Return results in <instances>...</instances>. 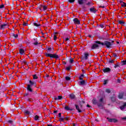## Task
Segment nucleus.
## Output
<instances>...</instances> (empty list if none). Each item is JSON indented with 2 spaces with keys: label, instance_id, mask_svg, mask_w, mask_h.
Instances as JSON below:
<instances>
[{
  "label": "nucleus",
  "instance_id": "nucleus-63",
  "mask_svg": "<svg viewBox=\"0 0 126 126\" xmlns=\"http://www.w3.org/2000/svg\"><path fill=\"white\" fill-rule=\"evenodd\" d=\"M46 77H49V75H46Z\"/></svg>",
  "mask_w": 126,
  "mask_h": 126
},
{
  "label": "nucleus",
  "instance_id": "nucleus-59",
  "mask_svg": "<svg viewBox=\"0 0 126 126\" xmlns=\"http://www.w3.org/2000/svg\"><path fill=\"white\" fill-rule=\"evenodd\" d=\"M41 7H40V8H39V9H40V10H41V11H43V10L42 9V8H41Z\"/></svg>",
  "mask_w": 126,
  "mask_h": 126
},
{
  "label": "nucleus",
  "instance_id": "nucleus-28",
  "mask_svg": "<svg viewBox=\"0 0 126 126\" xmlns=\"http://www.w3.org/2000/svg\"><path fill=\"white\" fill-rule=\"evenodd\" d=\"M83 77H84V75L83 74L81 75L80 77H79V79L80 80H83Z\"/></svg>",
  "mask_w": 126,
  "mask_h": 126
},
{
  "label": "nucleus",
  "instance_id": "nucleus-22",
  "mask_svg": "<svg viewBox=\"0 0 126 126\" xmlns=\"http://www.w3.org/2000/svg\"><path fill=\"white\" fill-rule=\"evenodd\" d=\"M85 81L83 80L80 82L79 85H85Z\"/></svg>",
  "mask_w": 126,
  "mask_h": 126
},
{
  "label": "nucleus",
  "instance_id": "nucleus-13",
  "mask_svg": "<svg viewBox=\"0 0 126 126\" xmlns=\"http://www.w3.org/2000/svg\"><path fill=\"white\" fill-rule=\"evenodd\" d=\"M33 45H34L35 46H37V45H39V42H38V40H37V39H33Z\"/></svg>",
  "mask_w": 126,
  "mask_h": 126
},
{
  "label": "nucleus",
  "instance_id": "nucleus-32",
  "mask_svg": "<svg viewBox=\"0 0 126 126\" xmlns=\"http://www.w3.org/2000/svg\"><path fill=\"white\" fill-rule=\"evenodd\" d=\"M25 114H26V115H30V112L28 110H26L25 111Z\"/></svg>",
  "mask_w": 126,
  "mask_h": 126
},
{
  "label": "nucleus",
  "instance_id": "nucleus-61",
  "mask_svg": "<svg viewBox=\"0 0 126 126\" xmlns=\"http://www.w3.org/2000/svg\"><path fill=\"white\" fill-rule=\"evenodd\" d=\"M123 120H126V117H124L122 118Z\"/></svg>",
  "mask_w": 126,
  "mask_h": 126
},
{
  "label": "nucleus",
  "instance_id": "nucleus-23",
  "mask_svg": "<svg viewBox=\"0 0 126 126\" xmlns=\"http://www.w3.org/2000/svg\"><path fill=\"white\" fill-rule=\"evenodd\" d=\"M19 53L21 55H23V54H24V50H23L22 49H19Z\"/></svg>",
  "mask_w": 126,
  "mask_h": 126
},
{
  "label": "nucleus",
  "instance_id": "nucleus-39",
  "mask_svg": "<svg viewBox=\"0 0 126 126\" xmlns=\"http://www.w3.org/2000/svg\"><path fill=\"white\" fill-rule=\"evenodd\" d=\"M93 103L97 104V101H96V99H93Z\"/></svg>",
  "mask_w": 126,
  "mask_h": 126
},
{
  "label": "nucleus",
  "instance_id": "nucleus-57",
  "mask_svg": "<svg viewBox=\"0 0 126 126\" xmlns=\"http://www.w3.org/2000/svg\"><path fill=\"white\" fill-rule=\"evenodd\" d=\"M100 7H102V8H105V6H100Z\"/></svg>",
  "mask_w": 126,
  "mask_h": 126
},
{
  "label": "nucleus",
  "instance_id": "nucleus-9",
  "mask_svg": "<svg viewBox=\"0 0 126 126\" xmlns=\"http://www.w3.org/2000/svg\"><path fill=\"white\" fill-rule=\"evenodd\" d=\"M73 21L75 24H80V21L78 18L73 19Z\"/></svg>",
  "mask_w": 126,
  "mask_h": 126
},
{
  "label": "nucleus",
  "instance_id": "nucleus-56",
  "mask_svg": "<svg viewBox=\"0 0 126 126\" xmlns=\"http://www.w3.org/2000/svg\"><path fill=\"white\" fill-rule=\"evenodd\" d=\"M65 119L66 121H68V117H66V118H65Z\"/></svg>",
  "mask_w": 126,
  "mask_h": 126
},
{
  "label": "nucleus",
  "instance_id": "nucleus-42",
  "mask_svg": "<svg viewBox=\"0 0 126 126\" xmlns=\"http://www.w3.org/2000/svg\"><path fill=\"white\" fill-rule=\"evenodd\" d=\"M59 122H63V118H61L59 119Z\"/></svg>",
  "mask_w": 126,
  "mask_h": 126
},
{
  "label": "nucleus",
  "instance_id": "nucleus-43",
  "mask_svg": "<svg viewBox=\"0 0 126 126\" xmlns=\"http://www.w3.org/2000/svg\"><path fill=\"white\" fill-rule=\"evenodd\" d=\"M107 82H108V81H107V80H105L104 81V85L107 84Z\"/></svg>",
  "mask_w": 126,
  "mask_h": 126
},
{
  "label": "nucleus",
  "instance_id": "nucleus-51",
  "mask_svg": "<svg viewBox=\"0 0 126 126\" xmlns=\"http://www.w3.org/2000/svg\"><path fill=\"white\" fill-rule=\"evenodd\" d=\"M87 107H88V108H92V107H91V106L89 105V104H87Z\"/></svg>",
  "mask_w": 126,
  "mask_h": 126
},
{
  "label": "nucleus",
  "instance_id": "nucleus-55",
  "mask_svg": "<svg viewBox=\"0 0 126 126\" xmlns=\"http://www.w3.org/2000/svg\"><path fill=\"white\" fill-rule=\"evenodd\" d=\"M117 82H118L119 83H121V80L118 79V80H117Z\"/></svg>",
  "mask_w": 126,
  "mask_h": 126
},
{
  "label": "nucleus",
  "instance_id": "nucleus-29",
  "mask_svg": "<svg viewBox=\"0 0 126 126\" xmlns=\"http://www.w3.org/2000/svg\"><path fill=\"white\" fill-rule=\"evenodd\" d=\"M121 2H123V3L122 4V7H126V3L125 2H123V1H121Z\"/></svg>",
  "mask_w": 126,
  "mask_h": 126
},
{
  "label": "nucleus",
  "instance_id": "nucleus-41",
  "mask_svg": "<svg viewBox=\"0 0 126 126\" xmlns=\"http://www.w3.org/2000/svg\"><path fill=\"white\" fill-rule=\"evenodd\" d=\"M99 27H100V28H104V25L103 24L99 25Z\"/></svg>",
  "mask_w": 126,
  "mask_h": 126
},
{
  "label": "nucleus",
  "instance_id": "nucleus-5",
  "mask_svg": "<svg viewBox=\"0 0 126 126\" xmlns=\"http://www.w3.org/2000/svg\"><path fill=\"white\" fill-rule=\"evenodd\" d=\"M107 120H108L109 123H118V120L116 119H110L107 117Z\"/></svg>",
  "mask_w": 126,
  "mask_h": 126
},
{
  "label": "nucleus",
  "instance_id": "nucleus-47",
  "mask_svg": "<svg viewBox=\"0 0 126 126\" xmlns=\"http://www.w3.org/2000/svg\"><path fill=\"white\" fill-rule=\"evenodd\" d=\"M3 7H4V5H0V8H3Z\"/></svg>",
  "mask_w": 126,
  "mask_h": 126
},
{
  "label": "nucleus",
  "instance_id": "nucleus-40",
  "mask_svg": "<svg viewBox=\"0 0 126 126\" xmlns=\"http://www.w3.org/2000/svg\"><path fill=\"white\" fill-rule=\"evenodd\" d=\"M75 0H68L69 2H70L71 3H72V2H74V1Z\"/></svg>",
  "mask_w": 126,
  "mask_h": 126
},
{
  "label": "nucleus",
  "instance_id": "nucleus-15",
  "mask_svg": "<svg viewBox=\"0 0 126 126\" xmlns=\"http://www.w3.org/2000/svg\"><path fill=\"white\" fill-rule=\"evenodd\" d=\"M64 109L66 111H73V109H70V108H69V107H68V106H67L66 105L65 106Z\"/></svg>",
  "mask_w": 126,
  "mask_h": 126
},
{
  "label": "nucleus",
  "instance_id": "nucleus-3",
  "mask_svg": "<svg viewBox=\"0 0 126 126\" xmlns=\"http://www.w3.org/2000/svg\"><path fill=\"white\" fill-rule=\"evenodd\" d=\"M45 56L46 57H49V58H51L52 59H59V55L57 54L46 53Z\"/></svg>",
  "mask_w": 126,
  "mask_h": 126
},
{
  "label": "nucleus",
  "instance_id": "nucleus-64",
  "mask_svg": "<svg viewBox=\"0 0 126 126\" xmlns=\"http://www.w3.org/2000/svg\"><path fill=\"white\" fill-rule=\"evenodd\" d=\"M114 57H117V55H114Z\"/></svg>",
  "mask_w": 126,
  "mask_h": 126
},
{
  "label": "nucleus",
  "instance_id": "nucleus-49",
  "mask_svg": "<svg viewBox=\"0 0 126 126\" xmlns=\"http://www.w3.org/2000/svg\"><path fill=\"white\" fill-rule=\"evenodd\" d=\"M119 66L118 64H115L114 66L115 68H117V67H118Z\"/></svg>",
  "mask_w": 126,
  "mask_h": 126
},
{
  "label": "nucleus",
  "instance_id": "nucleus-2",
  "mask_svg": "<svg viewBox=\"0 0 126 126\" xmlns=\"http://www.w3.org/2000/svg\"><path fill=\"white\" fill-rule=\"evenodd\" d=\"M85 103V102H84V101H82L80 102L79 105L77 104L75 105L76 109V110H77L79 113H81V112H82V111H81L82 110V106Z\"/></svg>",
  "mask_w": 126,
  "mask_h": 126
},
{
  "label": "nucleus",
  "instance_id": "nucleus-7",
  "mask_svg": "<svg viewBox=\"0 0 126 126\" xmlns=\"http://www.w3.org/2000/svg\"><path fill=\"white\" fill-rule=\"evenodd\" d=\"M105 46H106L107 48H111V46H112V43L110 41H104Z\"/></svg>",
  "mask_w": 126,
  "mask_h": 126
},
{
  "label": "nucleus",
  "instance_id": "nucleus-52",
  "mask_svg": "<svg viewBox=\"0 0 126 126\" xmlns=\"http://www.w3.org/2000/svg\"><path fill=\"white\" fill-rule=\"evenodd\" d=\"M70 69V67H66V70H69Z\"/></svg>",
  "mask_w": 126,
  "mask_h": 126
},
{
  "label": "nucleus",
  "instance_id": "nucleus-33",
  "mask_svg": "<svg viewBox=\"0 0 126 126\" xmlns=\"http://www.w3.org/2000/svg\"><path fill=\"white\" fill-rule=\"evenodd\" d=\"M33 79H38V76H37V75H33Z\"/></svg>",
  "mask_w": 126,
  "mask_h": 126
},
{
  "label": "nucleus",
  "instance_id": "nucleus-10",
  "mask_svg": "<svg viewBox=\"0 0 126 126\" xmlns=\"http://www.w3.org/2000/svg\"><path fill=\"white\" fill-rule=\"evenodd\" d=\"M6 26H7V24H6L0 25V29L1 30L5 29V28H6Z\"/></svg>",
  "mask_w": 126,
  "mask_h": 126
},
{
  "label": "nucleus",
  "instance_id": "nucleus-45",
  "mask_svg": "<svg viewBox=\"0 0 126 126\" xmlns=\"http://www.w3.org/2000/svg\"><path fill=\"white\" fill-rule=\"evenodd\" d=\"M109 63H114V60H109Z\"/></svg>",
  "mask_w": 126,
  "mask_h": 126
},
{
  "label": "nucleus",
  "instance_id": "nucleus-20",
  "mask_svg": "<svg viewBox=\"0 0 126 126\" xmlns=\"http://www.w3.org/2000/svg\"><path fill=\"white\" fill-rule=\"evenodd\" d=\"M40 7H43L44 11H45V10H47V8H48V6L47 5H41Z\"/></svg>",
  "mask_w": 126,
  "mask_h": 126
},
{
  "label": "nucleus",
  "instance_id": "nucleus-14",
  "mask_svg": "<svg viewBox=\"0 0 126 126\" xmlns=\"http://www.w3.org/2000/svg\"><path fill=\"white\" fill-rule=\"evenodd\" d=\"M126 107V102H124L123 105L120 107V109H121L122 111H124Z\"/></svg>",
  "mask_w": 126,
  "mask_h": 126
},
{
  "label": "nucleus",
  "instance_id": "nucleus-26",
  "mask_svg": "<svg viewBox=\"0 0 126 126\" xmlns=\"http://www.w3.org/2000/svg\"><path fill=\"white\" fill-rule=\"evenodd\" d=\"M34 26H36V27H39V26H41V25L40 24H37L36 23H33Z\"/></svg>",
  "mask_w": 126,
  "mask_h": 126
},
{
  "label": "nucleus",
  "instance_id": "nucleus-27",
  "mask_svg": "<svg viewBox=\"0 0 126 126\" xmlns=\"http://www.w3.org/2000/svg\"><path fill=\"white\" fill-rule=\"evenodd\" d=\"M119 24H121V25H124V24H125V22H124V21H119Z\"/></svg>",
  "mask_w": 126,
  "mask_h": 126
},
{
  "label": "nucleus",
  "instance_id": "nucleus-21",
  "mask_svg": "<svg viewBox=\"0 0 126 126\" xmlns=\"http://www.w3.org/2000/svg\"><path fill=\"white\" fill-rule=\"evenodd\" d=\"M34 121H40V117L38 115H35L34 117Z\"/></svg>",
  "mask_w": 126,
  "mask_h": 126
},
{
  "label": "nucleus",
  "instance_id": "nucleus-36",
  "mask_svg": "<svg viewBox=\"0 0 126 126\" xmlns=\"http://www.w3.org/2000/svg\"><path fill=\"white\" fill-rule=\"evenodd\" d=\"M65 78L66 80H67V81L70 80V78L69 77H68V76L65 77Z\"/></svg>",
  "mask_w": 126,
  "mask_h": 126
},
{
  "label": "nucleus",
  "instance_id": "nucleus-17",
  "mask_svg": "<svg viewBox=\"0 0 126 126\" xmlns=\"http://www.w3.org/2000/svg\"><path fill=\"white\" fill-rule=\"evenodd\" d=\"M62 98L63 97L62 96L59 95L58 97H57V96H54V100H61Z\"/></svg>",
  "mask_w": 126,
  "mask_h": 126
},
{
  "label": "nucleus",
  "instance_id": "nucleus-19",
  "mask_svg": "<svg viewBox=\"0 0 126 126\" xmlns=\"http://www.w3.org/2000/svg\"><path fill=\"white\" fill-rule=\"evenodd\" d=\"M95 43L98 44V45H102V46H105V42H100V41H95Z\"/></svg>",
  "mask_w": 126,
  "mask_h": 126
},
{
  "label": "nucleus",
  "instance_id": "nucleus-24",
  "mask_svg": "<svg viewBox=\"0 0 126 126\" xmlns=\"http://www.w3.org/2000/svg\"><path fill=\"white\" fill-rule=\"evenodd\" d=\"M69 97L71 99H74V98H75V95L74 94H70Z\"/></svg>",
  "mask_w": 126,
  "mask_h": 126
},
{
  "label": "nucleus",
  "instance_id": "nucleus-54",
  "mask_svg": "<svg viewBox=\"0 0 126 126\" xmlns=\"http://www.w3.org/2000/svg\"><path fill=\"white\" fill-rule=\"evenodd\" d=\"M65 41H68L69 40V38L68 37L65 38Z\"/></svg>",
  "mask_w": 126,
  "mask_h": 126
},
{
  "label": "nucleus",
  "instance_id": "nucleus-62",
  "mask_svg": "<svg viewBox=\"0 0 126 126\" xmlns=\"http://www.w3.org/2000/svg\"><path fill=\"white\" fill-rule=\"evenodd\" d=\"M47 126H53L52 125H48Z\"/></svg>",
  "mask_w": 126,
  "mask_h": 126
},
{
  "label": "nucleus",
  "instance_id": "nucleus-1",
  "mask_svg": "<svg viewBox=\"0 0 126 126\" xmlns=\"http://www.w3.org/2000/svg\"><path fill=\"white\" fill-rule=\"evenodd\" d=\"M29 83L30 84H28L27 85V91H28V92H30V93H32L33 89H32V87L33 86V85H34V86H36L37 84H36V82H33L31 80H30Z\"/></svg>",
  "mask_w": 126,
  "mask_h": 126
},
{
  "label": "nucleus",
  "instance_id": "nucleus-34",
  "mask_svg": "<svg viewBox=\"0 0 126 126\" xmlns=\"http://www.w3.org/2000/svg\"><path fill=\"white\" fill-rule=\"evenodd\" d=\"M46 49L48 52H51L52 51V48L51 47H47Z\"/></svg>",
  "mask_w": 126,
  "mask_h": 126
},
{
  "label": "nucleus",
  "instance_id": "nucleus-37",
  "mask_svg": "<svg viewBox=\"0 0 126 126\" xmlns=\"http://www.w3.org/2000/svg\"><path fill=\"white\" fill-rule=\"evenodd\" d=\"M106 93L110 94V93H111V90H110V89H106Z\"/></svg>",
  "mask_w": 126,
  "mask_h": 126
},
{
  "label": "nucleus",
  "instance_id": "nucleus-4",
  "mask_svg": "<svg viewBox=\"0 0 126 126\" xmlns=\"http://www.w3.org/2000/svg\"><path fill=\"white\" fill-rule=\"evenodd\" d=\"M104 104H105V101H104V98L103 97H101L99 100L97 105H98V107H103V106H104Z\"/></svg>",
  "mask_w": 126,
  "mask_h": 126
},
{
  "label": "nucleus",
  "instance_id": "nucleus-25",
  "mask_svg": "<svg viewBox=\"0 0 126 126\" xmlns=\"http://www.w3.org/2000/svg\"><path fill=\"white\" fill-rule=\"evenodd\" d=\"M93 3L92 2H89L88 3H86L87 5H88L89 6H91V5H93Z\"/></svg>",
  "mask_w": 126,
  "mask_h": 126
},
{
  "label": "nucleus",
  "instance_id": "nucleus-30",
  "mask_svg": "<svg viewBox=\"0 0 126 126\" xmlns=\"http://www.w3.org/2000/svg\"><path fill=\"white\" fill-rule=\"evenodd\" d=\"M12 36H13V37H14L15 38H17L18 37V34H15L14 33H12Z\"/></svg>",
  "mask_w": 126,
  "mask_h": 126
},
{
  "label": "nucleus",
  "instance_id": "nucleus-6",
  "mask_svg": "<svg viewBox=\"0 0 126 126\" xmlns=\"http://www.w3.org/2000/svg\"><path fill=\"white\" fill-rule=\"evenodd\" d=\"M96 49H99V45L96 43L93 44L92 46V50H95Z\"/></svg>",
  "mask_w": 126,
  "mask_h": 126
},
{
  "label": "nucleus",
  "instance_id": "nucleus-44",
  "mask_svg": "<svg viewBox=\"0 0 126 126\" xmlns=\"http://www.w3.org/2000/svg\"><path fill=\"white\" fill-rule=\"evenodd\" d=\"M27 25H28V23H23V26H27Z\"/></svg>",
  "mask_w": 126,
  "mask_h": 126
},
{
  "label": "nucleus",
  "instance_id": "nucleus-16",
  "mask_svg": "<svg viewBox=\"0 0 126 126\" xmlns=\"http://www.w3.org/2000/svg\"><path fill=\"white\" fill-rule=\"evenodd\" d=\"M90 11L91 12H93V13H96V10L95 9V8H91L90 9Z\"/></svg>",
  "mask_w": 126,
  "mask_h": 126
},
{
  "label": "nucleus",
  "instance_id": "nucleus-8",
  "mask_svg": "<svg viewBox=\"0 0 126 126\" xmlns=\"http://www.w3.org/2000/svg\"><path fill=\"white\" fill-rule=\"evenodd\" d=\"M89 57V54L88 53H84V56H82L83 60H88V57Z\"/></svg>",
  "mask_w": 126,
  "mask_h": 126
},
{
  "label": "nucleus",
  "instance_id": "nucleus-11",
  "mask_svg": "<svg viewBox=\"0 0 126 126\" xmlns=\"http://www.w3.org/2000/svg\"><path fill=\"white\" fill-rule=\"evenodd\" d=\"M78 1L79 4H83V3H85V2L87 1V0H78Z\"/></svg>",
  "mask_w": 126,
  "mask_h": 126
},
{
  "label": "nucleus",
  "instance_id": "nucleus-60",
  "mask_svg": "<svg viewBox=\"0 0 126 126\" xmlns=\"http://www.w3.org/2000/svg\"><path fill=\"white\" fill-rule=\"evenodd\" d=\"M89 37L90 38H92V37H92V35H89Z\"/></svg>",
  "mask_w": 126,
  "mask_h": 126
},
{
  "label": "nucleus",
  "instance_id": "nucleus-48",
  "mask_svg": "<svg viewBox=\"0 0 126 126\" xmlns=\"http://www.w3.org/2000/svg\"><path fill=\"white\" fill-rule=\"evenodd\" d=\"M8 123H9V124H12V121H11V120H9V121H8Z\"/></svg>",
  "mask_w": 126,
  "mask_h": 126
},
{
  "label": "nucleus",
  "instance_id": "nucleus-31",
  "mask_svg": "<svg viewBox=\"0 0 126 126\" xmlns=\"http://www.w3.org/2000/svg\"><path fill=\"white\" fill-rule=\"evenodd\" d=\"M125 64H126V60L122 62L121 65H125Z\"/></svg>",
  "mask_w": 126,
  "mask_h": 126
},
{
  "label": "nucleus",
  "instance_id": "nucleus-38",
  "mask_svg": "<svg viewBox=\"0 0 126 126\" xmlns=\"http://www.w3.org/2000/svg\"><path fill=\"white\" fill-rule=\"evenodd\" d=\"M111 100L112 102H115V101H116V98L114 97H111Z\"/></svg>",
  "mask_w": 126,
  "mask_h": 126
},
{
  "label": "nucleus",
  "instance_id": "nucleus-58",
  "mask_svg": "<svg viewBox=\"0 0 126 126\" xmlns=\"http://www.w3.org/2000/svg\"><path fill=\"white\" fill-rule=\"evenodd\" d=\"M28 95H29V94H25V96H28Z\"/></svg>",
  "mask_w": 126,
  "mask_h": 126
},
{
  "label": "nucleus",
  "instance_id": "nucleus-12",
  "mask_svg": "<svg viewBox=\"0 0 126 126\" xmlns=\"http://www.w3.org/2000/svg\"><path fill=\"white\" fill-rule=\"evenodd\" d=\"M103 72H110L111 71V69L109 67L105 68L103 69Z\"/></svg>",
  "mask_w": 126,
  "mask_h": 126
},
{
  "label": "nucleus",
  "instance_id": "nucleus-35",
  "mask_svg": "<svg viewBox=\"0 0 126 126\" xmlns=\"http://www.w3.org/2000/svg\"><path fill=\"white\" fill-rule=\"evenodd\" d=\"M74 62V60H73V59L71 58L69 60L70 63H72Z\"/></svg>",
  "mask_w": 126,
  "mask_h": 126
},
{
  "label": "nucleus",
  "instance_id": "nucleus-46",
  "mask_svg": "<svg viewBox=\"0 0 126 126\" xmlns=\"http://www.w3.org/2000/svg\"><path fill=\"white\" fill-rule=\"evenodd\" d=\"M57 38H58V37H57V36L54 35V39L55 41H56Z\"/></svg>",
  "mask_w": 126,
  "mask_h": 126
},
{
  "label": "nucleus",
  "instance_id": "nucleus-53",
  "mask_svg": "<svg viewBox=\"0 0 126 126\" xmlns=\"http://www.w3.org/2000/svg\"><path fill=\"white\" fill-rule=\"evenodd\" d=\"M54 114H57L58 113V110H55L54 111Z\"/></svg>",
  "mask_w": 126,
  "mask_h": 126
},
{
  "label": "nucleus",
  "instance_id": "nucleus-18",
  "mask_svg": "<svg viewBox=\"0 0 126 126\" xmlns=\"http://www.w3.org/2000/svg\"><path fill=\"white\" fill-rule=\"evenodd\" d=\"M123 97H124V93H121L119 94L118 95V98L119 99H123Z\"/></svg>",
  "mask_w": 126,
  "mask_h": 126
},
{
  "label": "nucleus",
  "instance_id": "nucleus-50",
  "mask_svg": "<svg viewBox=\"0 0 126 126\" xmlns=\"http://www.w3.org/2000/svg\"><path fill=\"white\" fill-rule=\"evenodd\" d=\"M58 117H59V118H61V117H62V113H60L58 114Z\"/></svg>",
  "mask_w": 126,
  "mask_h": 126
}]
</instances>
